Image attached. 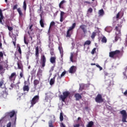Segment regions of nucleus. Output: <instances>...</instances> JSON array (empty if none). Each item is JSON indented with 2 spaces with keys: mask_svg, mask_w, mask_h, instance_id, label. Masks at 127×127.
Listing matches in <instances>:
<instances>
[{
  "mask_svg": "<svg viewBox=\"0 0 127 127\" xmlns=\"http://www.w3.org/2000/svg\"><path fill=\"white\" fill-rule=\"evenodd\" d=\"M13 117H15V120L16 121V113L14 110H12L10 112L6 113L4 118L5 119H11Z\"/></svg>",
  "mask_w": 127,
  "mask_h": 127,
  "instance_id": "1",
  "label": "nucleus"
},
{
  "mask_svg": "<svg viewBox=\"0 0 127 127\" xmlns=\"http://www.w3.org/2000/svg\"><path fill=\"white\" fill-rule=\"evenodd\" d=\"M68 97H70V92L68 91H65L63 92V95H61L60 98L62 100L63 102H65V100Z\"/></svg>",
  "mask_w": 127,
  "mask_h": 127,
  "instance_id": "2",
  "label": "nucleus"
},
{
  "mask_svg": "<svg viewBox=\"0 0 127 127\" xmlns=\"http://www.w3.org/2000/svg\"><path fill=\"white\" fill-rule=\"evenodd\" d=\"M120 54V50H116L114 51H112L109 53V57L113 59H116Z\"/></svg>",
  "mask_w": 127,
  "mask_h": 127,
  "instance_id": "3",
  "label": "nucleus"
},
{
  "mask_svg": "<svg viewBox=\"0 0 127 127\" xmlns=\"http://www.w3.org/2000/svg\"><path fill=\"white\" fill-rule=\"evenodd\" d=\"M39 101V95H35L30 101L31 103V107H33L35 104L38 103Z\"/></svg>",
  "mask_w": 127,
  "mask_h": 127,
  "instance_id": "4",
  "label": "nucleus"
},
{
  "mask_svg": "<svg viewBox=\"0 0 127 127\" xmlns=\"http://www.w3.org/2000/svg\"><path fill=\"white\" fill-rule=\"evenodd\" d=\"M120 114L122 115V122L123 123H127L126 121L127 118V113L125 110H123L120 112Z\"/></svg>",
  "mask_w": 127,
  "mask_h": 127,
  "instance_id": "5",
  "label": "nucleus"
},
{
  "mask_svg": "<svg viewBox=\"0 0 127 127\" xmlns=\"http://www.w3.org/2000/svg\"><path fill=\"white\" fill-rule=\"evenodd\" d=\"M7 93V89L5 87H3L0 90V98L1 97H6Z\"/></svg>",
  "mask_w": 127,
  "mask_h": 127,
  "instance_id": "6",
  "label": "nucleus"
},
{
  "mask_svg": "<svg viewBox=\"0 0 127 127\" xmlns=\"http://www.w3.org/2000/svg\"><path fill=\"white\" fill-rule=\"evenodd\" d=\"M77 53L76 54H74L73 53H70V61L72 63H76L77 57Z\"/></svg>",
  "mask_w": 127,
  "mask_h": 127,
  "instance_id": "7",
  "label": "nucleus"
},
{
  "mask_svg": "<svg viewBox=\"0 0 127 127\" xmlns=\"http://www.w3.org/2000/svg\"><path fill=\"white\" fill-rule=\"evenodd\" d=\"M17 76L16 72L12 73L8 77L9 82H14V81H15V79H16Z\"/></svg>",
  "mask_w": 127,
  "mask_h": 127,
  "instance_id": "8",
  "label": "nucleus"
},
{
  "mask_svg": "<svg viewBox=\"0 0 127 127\" xmlns=\"http://www.w3.org/2000/svg\"><path fill=\"white\" fill-rule=\"evenodd\" d=\"M95 101L98 103H101L103 102L104 100L102 98V95L100 94H98L95 98Z\"/></svg>",
  "mask_w": 127,
  "mask_h": 127,
  "instance_id": "9",
  "label": "nucleus"
},
{
  "mask_svg": "<svg viewBox=\"0 0 127 127\" xmlns=\"http://www.w3.org/2000/svg\"><path fill=\"white\" fill-rule=\"evenodd\" d=\"M40 63L42 65V67H45V63H46V58H45V56L42 55L41 56Z\"/></svg>",
  "mask_w": 127,
  "mask_h": 127,
  "instance_id": "10",
  "label": "nucleus"
},
{
  "mask_svg": "<svg viewBox=\"0 0 127 127\" xmlns=\"http://www.w3.org/2000/svg\"><path fill=\"white\" fill-rule=\"evenodd\" d=\"M86 27L87 26L84 24H82L79 27L83 31L84 34H86L87 32V29H86Z\"/></svg>",
  "mask_w": 127,
  "mask_h": 127,
  "instance_id": "11",
  "label": "nucleus"
},
{
  "mask_svg": "<svg viewBox=\"0 0 127 127\" xmlns=\"http://www.w3.org/2000/svg\"><path fill=\"white\" fill-rule=\"evenodd\" d=\"M40 83V81L38 79L34 80V81H33L34 88L35 89H36V88H37V86H38V85H39Z\"/></svg>",
  "mask_w": 127,
  "mask_h": 127,
  "instance_id": "12",
  "label": "nucleus"
},
{
  "mask_svg": "<svg viewBox=\"0 0 127 127\" xmlns=\"http://www.w3.org/2000/svg\"><path fill=\"white\" fill-rule=\"evenodd\" d=\"M76 67L74 65H72L69 68V72L70 73H74L76 71Z\"/></svg>",
  "mask_w": 127,
  "mask_h": 127,
  "instance_id": "13",
  "label": "nucleus"
},
{
  "mask_svg": "<svg viewBox=\"0 0 127 127\" xmlns=\"http://www.w3.org/2000/svg\"><path fill=\"white\" fill-rule=\"evenodd\" d=\"M74 97L75 98L76 101H79L82 98L81 95L78 93H76L74 94Z\"/></svg>",
  "mask_w": 127,
  "mask_h": 127,
  "instance_id": "14",
  "label": "nucleus"
},
{
  "mask_svg": "<svg viewBox=\"0 0 127 127\" xmlns=\"http://www.w3.org/2000/svg\"><path fill=\"white\" fill-rule=\"evenodd\" d=\"M17 64L18 66V69H20V70H21V71H23V66H22V64H21V61H18Z\"/></svg>",
  "mask_w": 127,
  "mask_h": 127,
  "instance_id": "15",
  "label": "nucleus"
},
{
  "mask_svg": "<svg viewBox=\"0 0 127 127\" xmlns=\"http://www.w3.org/2000/svg\"><path fill=\"white\" fill-rule=\"evenodd\" d=\"M40 16L41 17L40 24L41 27H44V21L43 20V18L42 17V14H40Z\"/></svg>",
  "mask_w": 127,
  "mask_h": 127,
  "instance_id": "16",
  "label": "nucleus"
},
{
  "mask_svg": "<svg viewBox=\"0 0 127 127\" xmlns=\"http://www.w3.org/2000/svg\"><path fill=\"white\" fill-rule=\"evenodd\" d=\"M50 61L51 64H54L56 63V56H54V57H51Z\"/></svg>",
  "mask_w": 127,
  "mask_h": 127,
  "instance_id": "17",
  "label": "nucleus"
},
{
  "mask_svg": "<svg viewBox=\"0 0 127 127\" xmlns=\"http://www.w3.org/2000/svg\"><path fill=\"white\" fill-rule=\"evenodd\" d=\"M3 18H4V17L2 14V11L0 9V23H1V24H3V23H2V19H3Z\"/></svg>",
  "mask_w": 127,
  "mask_h": 127,
  "instance_id": "18",
  "label": "nucleus"
},
{
  "mask_svg": "<svg viewBox=\"0 0 127 127\" xmlns=\"http://www.w3.org/2000/svg\"><path fill=\"white\" fill-rule=\"evenodd\" d=\"M98 14H99V17H103L104 16V15L105 14V12L103 9H101L99 10Z\"/></svg>",
  "mask_w": 127,
  "mask_h": 127,
  "instance_id": "19",
  "label": "nucleus"
},
{
  "mask_svg": "<svg viewBox=\"0 0 127 127\" xmlns=\"http://www.w3.org/2000/svg\"><path fill=\"white\" fill-rule=\"evenodd\" d=\"M17 11L18 12L19 16H20L21 17H22V16H23V13L21 11V8H20V7L18 8L17 9Z\"/></svg>",
  "mask_w": 127,
  "mask_h": 127,
  "instance_id": "20",
  "label": "nucleus"
},
{
  "mask_svg": "<svg viewBox=\"0 0 127 127\" xmlns=\"http://www.w3.org/2000/svg\"><path fill=\"white\" fill-rule=\"evenodd\" d=\"M23 90L24 92H29V86L28 85H24L23 87Z\"/></svg>",
  "mask_w": 127,
  "mask_h": 127,
  "instance_id": "21",
  "label": "nucleus"
},
{
  "mask_svg": "<svg viewBox=\"0 0 127 127\" xmlns=\"http://www.w3.org/2000/svg\"><path fill=\"white\" fill-rule=\"evenodd\" d=\"M0 88H1V89L5 88V86H4V80H1L0 81Z\"/></svg>",
  "mask_w": 127,
  "mask_h": 127,
  "instance_id": "22",
  "label": "nucleus"
},
{
  "mask_svg": "<svg viewBox=\"0 0 127 127\" xmlns=\"http://www.w3.org/2000/svg\"><path fill=\"white\" fill-rule=\"evenodd\" d=\"M55 77L56 76H55L53 78H51L50 81V85L51 86L53 85L55 83Z\"/></svg>",
  "mask_w": 127,
  "mask_h": 127,
  "instance_id": "23",
  "label": "nucleus"
},
{
  "mask_svg": "<svg viewBox=\"0 0 127 127\" xmlns=\"http://www.w3.org/2000/svg\"><path fill=\"white\" fill-rule=\"evenodd\" d=\"M55 26V22L54 21H52L50 24V27L49 28V32L50 31V30H51L52 29V27H53V26Z\"/></svg>",
  "mask_w": 127,
  "mask_h": 127,
  "instance_id": "24",
  "label": "nucleus"
},
{
  "mask_svg": "<svg viewBox=\"0 0 127 127\" xmlns=\"http://www.w3.org/2000/svg\"><path fill=\"white\" fill-rule=\"evenodd\" d=\"M38 13H40V14H42V17L43 15V10H42V6H41V5L40 6V8L37 11Z\"/></svg>",
  "mask_w": 127,
  "mask_h": 127,
  "instance_id": "25",
  "label": "nucleus"
},
{
  "mask_svg": "<svg viewBox=\"0 0 127 127\" xmlns=\"http://www.w3.org/2000/svg\"><path fill=\"white\" fill-rule=\"evenodd\" d=\"M121 29V26H116L115 30L118 32L117 34L118 35L120 34Z\"/></svg>",
  "mask_w": 127,
  "mask_h": 127,
  "instance_id": "26",
  "label": "nucleus"
},
{
  "mask_svg": "<svg viewBox=\"0 0 127 127\" xmlns=\"http://www.w3.org/2000/svg\"><path fill=\"white\" fill-rule=\"evenodd\" d=\"M75 26H76V23H73L72 24V26L70 27L69 28V29H68L67 31L70 32V31H72L73 29L75 28Z\"/></svg>",
  "mask_w": 127,
  "mask_h": 127,
  "instance_id": "27",
  "label": "nucleus"
},
{
  "mask_svg": "<svg viewBox=\"0 0 127 127\" xmlns=\"http://www.w3.org/2000/svg\"><path fill=\"white\" fill-rule=\"evenodd\" d=\"M35 56L36 58H38V56H39V51L38 47H37L36 48Z\"/></svg>",
  "mask_w": 127,
  "mask_h": 127,
  "instance_id": "28",
  "label": "nucleus"
},
{
  "mask_svg": "<svg viewBox=\"0 0 127 127\" xmlns=\"http://www.w3.org/2000/svg\"><path fill=\"white\" fill-rule=\"evenodd\" d=\"M65 74H66V71H63V72L62 73L61 76L59 75V76H58V79H61V78H62L63 76H64L65 75Z\"/></svg>",
  "mask_w": 127,
  "mask_h": 127,
  "instance_id": "29",
  "label": "nucleus"
},
{
  "mask_svg": "<svg viewBox=\"0 0 127 127\" xmlns=\"http://www.w3.org/2000/svg\"><path fill=\"white\" fill-rule=\"evenodd\" d=\"M59 50L60 52L61 56L62 57H63V48L61 46H59Z\"/></svg>",
  "mask_w": 127,
  "mask_h": 127,
  "instance_id": "30",
  "label": "nucleus"
},
{
  "mask_svg": "<svg viewBox=\"0 0 127 127\" xmlns=\"http://www.w3.org/2000/svg\"><path fill=\"white\" fill-rule=\"evenodd\" d=\"M94 125V123L93 121H90L89 123H88L87 125H86V127H92Z\"/></svg>",
  "mask_w": 127,
  "mask_h": 127,
  "instance_id": "31",
  "label": "nucleus"
},
{
  "mask_svg": "<svg viewBox=\"0 0 127 127\" xmlns=\"http://www.w3.org/2000/svg\"><path fill=\"white\" fill-rule=\"evenodd\" d=\"M37 75L39 77H40V76H42V70H41L40 68L39 69Z\"/></svg>",
  "mask_w": 127,
  "mask_h": 127,
  "instance_id": "32",
  "label": "nucleus"
},
{
  "mask_svg": "<svg viewBox=\"0 0 127 127\" xmlns=\"http://www.w3.org/2000/svg\"><path fill=\"white\" fill-rule=\"evenodd\" d=\"M106 31L108 33H110L111 31L112 30V28L111 27H108L105 29Z\"/></svg>",
  "mask_w": 127,
  "mask_h": 127,
  "instance_id": "33",
  "label": "nucleus"
},
{
  "mask_svg": "<svg viewBox=\"0 0 127 127\" xmlns=\"http://www.w3.org/2000/svg\"><path fill=\"white\" fill-rule=\"evenodd\" d=\"M17 49H18L20 55H21V49L20 48L19 45H17Z\"/></svg>",
  "mask_w": 127,
  "mask_h": 127,
  "instance_id": "34",
  "label": "nucleus"
},
{
  "mask_svg": "<svg viewBox=\"0 0 127 127\" xmlns=\"http://www.w3.org/2000/svg\"><path fill=\"white\" fill-rule=\"evenodd\" d=\"M60 119L61 122L63 121V120L64 119V117H63V113L62 112L60 113Z\"/></svg>",
  "mask_w": 127,
  "mask_h": 127,
  "instance_id": "35",
  "label": "nucleus"
},
{
  "mask_svg": "<svg viewBox=\"0 0 127 127\" xmlns=\"http://www.w3.org/2000/svg\"><path fill=\"white\" fill-rule=\"evenodd\" d=\"M13 41V44L14 46H16V37L14 36L13 38L12 39Z\"/></svg>",
  "mask_w": 127,
  "mask_h": 127,
  "instance_id": "36",
  "label": "nucleus"
},
{
  "mask_svg": "<svg viewBox=\"0 0 127 127\" xmlns=\"http://www.w3.org/2000/svg\"><path fill=\"white\" fill-rule=\"evenodd\" d=\"M50 54L52 56H55V54H54V49H53V48L51 49Z\"/></svg>",
  "mask_w": 127,
  "mask_h": 127,
  "instance_id": "37",
  "label": "nucleus"
},
{
  "mask_svg": "<svg viewBox=\"0 0 127 127\" xmlns=\"http://www.w3.org/2000/svg\"><path fill=\"white\" fill-rule=\"evenodd\" d=\"M90 44H91V41L90 40H87L84 43V46H85V45H89Z\"/></svg>",
  "mask_w": 127,
  "mask_h": 127,
  "instance_id": "38",
  "label": "nucleus"
},
{
  "mask_svg": "<svg viewBox=\"0 0 127 127\" xmlns=\"http://www.w3.org/2000/svg\"><path fill=\"white\" fill-rule=\"evenodd\" d=\"M101 41L103 43H106L107 42V39L105 36H103L102 38Z\"/></svg>",
  "mask_w": 127,
  "mask_h": 127,
  "instance_id": "39",
  "label": "nucleus"
},
{
  "mask_svg": "<svg viewBox=\"0 0 127 127\" xmlns=\"http://www.w3.org/2000/svg\"><path fill=\"white\" fill-rule=\"evenodd\" d=\"M96 36V33L95 32H93L91 35V39H94Z\"/></svg>",
  "mask_w": 127,
  "mask_h": 127,
  "instance_id": "40",
  "label": "nucleus"
},
{
  "mask_svg": "<svg viewBox=\"0 0 127 127\" xmlns=\"http://www.w3.org/2000/svg\"><path fill=\"white\" fill-rule=\"evenodd\" d=\"M65 1L64 0H63L61 1V2H60L59 3V7L61 8V7L62 6V5H63V4L65 3Z\"/></svg>",
  "mask_w": 127,
  "mask_h": 127,
  "instance_id": "41",
  "label": "nucleus"
},
{
  "mask_svg": "<svg viewBox=\"0 0 127 127\" xmlns=\"http://www.w3.org/2000/svg\"><path fill=\"white\" fill-rule=\"evenodd\" d=\"M71 33H70V31H67V32H66V37H67V38H70V37H71Z\"/></svg>",
  "mask_w": 127,
  "mask_h": 127,
  "instance_id": "42",
  "label": "nucleus"
},
{
  "mask_svg": "<svg viewBox=\"0 0 127 127\" xmlns=\"http://www.w3.org/2000/svg\"><path fill=\"white\" fill-rule=\"evenodd\" d=\"M36 73V70L33 69V70H32L31 71V75L33 76H35V74Z\"/></svg>",
  "mask_w": 127,
  "mask_h": 127,
  "instance_id": "43",
  "label": "nucleus"
},
{
  "mask_svg": "<svg viewBox=\"0 0 127 127\" xmlns=\"http://www.w3.org/2000/svg\"><path fill=\"white\" fill-rule=\"evenodd\" d=\"M24 42L25 44H26V45H28V41L26 40V37L25 36L24 37Z\"/></svg>",
  "mask_w": 127,
  "mask_h": 127,
  "instance_id": "44",
  "label": "nucleus"
},
{
  "mask_svg": "<svg viewBox=\"0 0 127 127\" xmlns=\"http://www.w3.org/2000/svg\"><path fill=\"white\" fill-rule=\"evenodd\" d=\"M23 8H24V10H26V1H24L23 2Z\"/></svg>",
  "mask_w": 127,
  "mask_h": 127,
  "instance_id": "45",
  "label": "nucleus"
},
{
  "mask_svg": "<svg viewBox=\"0 0 127 127\" xmlns=\"http://www.w3.org/2000/svg\"><path fill=\"white\" fill-rule=\"evenodd\" d=\"M49 127H54V125H53V121H50L49 123Z\"/></svg>",
  "mask_w": 127,
  "mask_h": 127,
  "instance_id": "46",
  "label": "nucleus"
},
{
  "mask_svg": "<svg viewBox=\"0 0 127 127\" xmlns=\"http://www.w3.org/2000/svg\"><path fill=\"white\" fill-rule=\"evenodd\" d=\"M116 36L115 38V42H117L118 40L120 38V37H119V36H118V34H117V32L116 33Z\"/></svg>",
  "mask_w": 127,
  "mask_h": 127,
  "instance_id": "47",
  "label": "nucleus"
},
{
  "mask_svg": "<svg viewBox=\"0 0 127 127\" xmlns=\"http://www.w3.org/2000/svg\"><path fill=\"white\" fill-rule=\"evenodd\" d=\"M29 26L30 32L33 31V28H32V27H33V25H30Z\"/></svg>",
  "mask_w": 127,
  "mask_h": 127,
  "instance_id": "48",
  "label": "nucleus"
},
{
  "mask_svg": "<svg viewBox=\"0 0 127 127\" xmlns=\"http://www.w3.org/2000/svg\"><path fill=\"white\" fill-rule=\"evenodd\" d=\"M7 27L8 30H9V31H11L12 30H13V28L12 27H10V26L7 25Z\"/></svg>",
  "mask_w": 127,
  "mask_h": 127,
  "instance_id": "49",
  "label": "nucleus"
},
{
  "mask_svg": "<svg viewBox=\"0 0 127 127\" xmlns=\"http://www.w3.org/2000/svg\"><path fill=\"white\" fill-rule=\"evenodd\" d=\"M92 12H93V9L91 7H90L87 10V12L89 13H92Z\"/></svg>",
  "mask_w": 127,
  "mask_h": 127,
  "instance_id": "50",
  "label": "nucleus"
},
{
  "mask_svg": "<svg viewBox=\"0 0 127 127\" xmlns=\"http://www.w3.org/2000/svg\"><path fill=\"white\" fill-rule=\"evenodd\" d=\"M96 48H94L93 49V50H92L91 53L92 55H94L95 54V53H96Z\"/></svg>",
  "mask_w": 127,
  "mask_h": 127,
  "instance_id": "51",
  "label": "nucleus"
},
{
  "mask_svg": "<svg viewBox=\"0 0 127 127\" xmlns=\"http://www.w3.org/2000/svg\"><path fill=\"white\" fill-rule=\"evenodd\" d=\"M48 94L46 93V96L45 98V102H48V96L47 95Z\"/></svg>",
  "mask_w": 127,
  "mask_h": 127,
  "instance_id": "52",
  "label": "nucleus"
},
{
  "mask_svg": "<svg viewBox=\"0 0 127 127\" xmlns=\"http://www.w3.org/2000/svg\"><path fill=\"white\" fill-rule=\"evenodd\" d=\"M20 78H23V70H21V71L20 72Z\"/></svg>",
  "mask_w": 127,
  "mask_h": 127,
  "instance_id": "53",
  "label": "nucleus"
},
{
  "mask_svg": "<svg viewBox=\"0 0 127 127\" xmlns=\"http://www.w3.org/2000/svg\"><path fill=\"white\" fill-rule=\"evenodd\" d=\"M64 14H65V12H64V11H61L60 17H64Z\"/></svg>",
  "mask_w": 127,
  "mask_h": 127,
  "instance_id": "54",
  "label": "nucleus"
},
{
  "mask_svg": "<svg viewBox=\"0 0 127 127\" xmlns=\"http://www.w3.org/2000/svg\"><path fill=\"white\" fill-rule=\"evenodd\" d=\"M18 5H17V4H16L15 5L13 6V10H14L15 9H17V6Z\"/></svg>",
  "mask_w": 127,
  "mask_h": 127,
  "instance_id": "55",
  "label": "nucleus"
},
{
  "mask_svg": "<svg viewBox=\"0 0 127 127\" xmlns=\"http://www.w3.org/2000/svg\"><path fill=\"white\" fill-rule=\"evenodd\" d=\"M60 22H63V21H64V17L60 16Z\"/></svg>",
  "mask_w": 127,
  "mask_h": 127,
  "instance_id": "56",
  "label": "nucleus"
},
{
  "mask_svg": "<svg viewBox=\"0 0 127 127\" xmlns=\"http://www.w3.org/2000/svg\"><path fill=\"white\" fill-rule=\"evenodd\" d=\"M3 57V53L2 52H0V58H2Z\"/></svg>",
  "mask_w": 127,
  "mask_h": 127,
  "instance_id": "57",
  "label": "nucleus"
},
{
  "mask_svg": "<svg viewBox=\"0 0 127 127\" xmlns=\"http://www.w3.org/2000/svg\"><path fill=\"white\" fill-rule=\"evenodd\" d=\"M11 127V122H9V123L7 124L6 127Z\"/></svg>",
  "mask_w": 127,
  "mask_h": 127,
  "instance_id": "58",
  "label": "nucleus"
},
{
  "mask_svg": "<svg viewBox=\"0 0 127 127\" xmlns=\"http://www.w3.org/2000/svg\"><path fill=\"white\" fill-rule=\"evenodd\" d=\"M58 14V11H57L55 13H54V17H56Z\"/></svg>",
  "mask_w": 127,
  "mask_h": 127,
  "instance_id": "59",
  "label": "nucleus"
},
{
  "mask_svg": "<svg viewBox=\"0 0 127 127\" xmlns=\"http://www.w3.org/2000/svg\"><path fill=\"white\" fill-rule=\"evenodd\" d=\"M54 70V66H52L51 69L50 70V72H52V71Z\"/></svg>",
  "mask_w": 127,
  "mask_h": 127,
  "instance_id": "60",
  "label": "nucleus"
},
{
  "mask_svg": "<svg viewBox=\"0 0 127 127\" xmlns=\"http://www.w3.org/2000/svg\"><path fill=\"white\" fill-rule=\"evenodd\" d=\"M60 126H61V127H66V126H65V125H64V123H61Z\"/></svg>",
  "mask_w": 127,
  "mask_h": 127,
  "instance_id": "61",
  "label": "nucleus"
},
{
  "mask_svg": "<svg viewBox=\"0 0 127 127\" xmlns=\"http://www.w3.org/2000/svg\"><path fill=\"white\" fill-rule=\"evenodd\" d=\"M120 17V12H118L117 14V16H116V18L117 19H118Z\"/></svg>",
  "mask_w": 127,
  "mask_h": 127,
  "instance_id": "62",
  "label": "nucleus"
},
{
  "mask_svg": "<svg viewBox=\"0 0 127 127\" xmlns=\"http://www.w3.org/2000/svg\"><path fill=\"white\" fill-rule=\"evenodd\" d=\"M124 95L125 96H127V90H126V91L124 92Z\"/></svg>",
  "mask_w": 127,
  "mask_h": 127,
  "instance_id": "63",
  "label": "nucleus"
},
{
  "mask_svg": "<svg viewBox=\"0 0 127 127\" xmlns=\"http://www.w3.org/2000/svg\"><path fill=\"white\" fill-rule=\"evenodd\" d=\"M79 124H75V125H74V127H79Z\"/></svg>",
  "mask_w": 127,
  "mask_h": 127,
  "instance_id": "64",
  "label": "nucleus"
}]
</instances>
